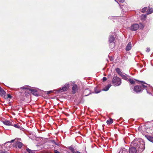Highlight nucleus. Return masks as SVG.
Segmentation results:
<instances>
[{
	"instance_id": "obj_13",
	"label": "nucleus",
	"mask_w": 153,
	"mask_h": 153,
	"mask_svg": "<svg viewBox=\"0 0 153 153\" xmlns=\"http://www.w3.org/2000/svg\"><path fill=\"white\" fill-rule=\"evenodd\" d=\"M131 48V43L129 42L126 48V51H129Z\"/></svg>"
},
{
	"instance_id": "obj_48",
	"label": "nucleus",
	"mask_w": 153,
	"mask_h": 153,
	"mask_svg": "<svg viewBox=\"0 0 153 153\" xmlns=\"http://www.w3.org/2000/svg\"><path fill=\"white\" fill-rule=\"evenodd\" d=\"M114 0L116 1V0Z\"/></svg>"
},
{
	"instance_id": "obj_10",
	"label": "nucleus",
	"mask_w": 153,
	"mask_h": 153,
	"mask_svg": "<svg viewBox=\"0 0 153 153\" xmlns=\"http://www.w3.org/2000/svg\"><path fill=\"white\" fill-rule=\"evenodd\" d=\"M134 80L136 81L140 82H141V84L142 85V87H143V88L144 89H146V90H147V89H148L147 88H148V86L150 87L149 85V86H148L146 85H144L145 84H146V85H148V84L146 83H145V82H144L143 81H140L139 80H138L136 79H135Z\"/></svg>"
},
{
	"instance_id": "obj_35",
	"label": "nucleus",
	"mask_w": 153,
	"mask_h": 153,
	"mask_svg": "<svg viewBox=\"0 0 153 153\" xmlns=\"http://www.w3.org/2000/svg\"><path fill=\"white\" fill-rule=\"evenodd\" d=\"M54 152L55 153H60L59 152L56 150H54Z\"/></svg>"
},
{
	"instance_id": "obj_16",
	"label": "nucleus",
	"mask_w": 153,
	"mask_h": 153,
	"mask_svg": "<svg viewBox=\"0 0 153 153\" xmlns=\"http://www.w3.org/2000/svg\"><path fill=\"white\" fill-rule=\"evenodd\" d=\"M118 153H128V152L125 148H123L120 149Z\"/></svg>"
},
{
	"instance_id": "obj_8",
	"label": "nucleus",
	"mask_w": 153,
	"mask_h": 153,
	"mask_svg": "<svg viewBox=\"0 0 153 153\" xmlns=\"http://www.w3.org/2000/svg\"><path fill=\"white\" fill-rule=\"evenodd\" d=\"M22 146L23 143L22 142L17 141L13 144V146L16 148L18 147L19 149H21L22 147Z\"/></svg>"
},
{
	"instance_id": "obj_41",
	"label": "nucleus",
	"mask_w": 153,
	"mask_h": 153,
	"mask_svg": "<svg viewBox=\"0 0 153 153\" xmlns=\"http://www.w3.org/2000/svg\"><path fill=\"white\" fill-rule=\"evenodd\" d=\"M143 16H144V17H145V18L146 17V15H144Z\"/></svg>"
},
{
	"instance_id": "obj_36",
	"label": "nucleus",
	"mask_w": 153,
	"mask_h": 153,
	"mask_svg": "<svg viewBox=\"0 0 153 153\" xmlns=\"http://www.w3.org/2000/svg\"><path fill=\"white\" fill-rule=\"evenodd\" d=\"M146 91H147V93L149 94H152V93H151L150 92H148V90H147Z\"/></svg>"
},
{
	"instance_id": "obj_19",
	"label": "nucleus",
	"mask_w": 153,
	"mask_h": 153,
	"mask_svg": "<svg viewBox=\"0 0 153 153\" xmlns=\"http://www.w3.org/2000/svg\"><path fill=\"white\" fill-rule=\"evenodd\" d=\"M111 86V85L110 84H108V85L106 86L103 89V90L105 91H108Z\"/></svg>"
},
{
	"instance_id": "obj_44",
	"label": "nucleus",
	"mask_w": 153,
	"mask_h": 153,
	"mask_svg": "<svg viewBox=\"0 0 153 153\" xmlns=\"http://www.w3.org/2000/svg\"><path fill=\"white\" fill-rule=\"evenodd\" d=\"M151 88H152V89L153 90V88H152V87H151Z\"/></svg>"
},
{
	"instance_id": "obj_25",
	"label": "nucleus",
	"mask_w": 153,
	"mask_h": 153,
	"mask_svg": "<svg viewBox=\"0 0 153 153\" xmlns=\"http://www.w3.org/2000/svg\"><path fill=\"white\" fill-rule=\"evenodd\" d=\"M128 81L129 82L132 84H135V81H134L133 79H129Z\"/></svg>"
},
{
	"instance_id": "obj_15",
	"label": "nucleus",
	"mask_w": 153,
	"mask_h": 153,
	"mask_svg": "<svg viewBox=\"0 0 153 153\" xmlns=\"http://www.w3.org/2000/svg\"><path fill=\"white\" fill-rule=\"evenodd\" d=\"M145 136L148 140L153 143V137L150 136L148 135H145Z\"/></svg>"
},
{
	"instance_id": "obj_23",
	"label": "nucleus",
	"mask_w": 153,
	"mask_h": 153,
	"mask_svg": "<svg viewBox=\"0 0 153 153\" xmlns=\"http://www.w3.org/2000/svg\"><path fill=\"white\" fill-rule=\"evenodd\" d=\"M113 122V120L112 119L110 118L109 120H107L106 123L108 125H110Z\"/></svg>"
},
{
	"instance_id": "obj_4",
	"label": "nucleus",
	"mask_w": 153,
	"mask_h": 153,
	"mask_svg": "<svg viewBox=\"0 0 153 153\" xmlns=\"http://www.w3.org/2000/svg\"><path fill=\"white\" fill-rule=\"evenodd\" d=\"M20 88L22 89L28 90L29 91H31V93L33 94L36 96L38 97L39 95L38 93H37V90L36 89L33 88H28L26 87L25 86L22 87H21Z\"/></svg>"
},
{
	"instance_id": "obj_27",
	"label": "nucleus",
	"mask_w": 153,
	"mask_h": 153,
	"mask_svg": "<svg viewBox=\"0 0 153 153\" xmlns=\"http://www.w3.org/2000/svg\"><path fill=\"white\" fill-rule=\"evenodd\" d=\"M94 91L95 92V93L96 94H98V93H99L100 92V91H97V88L96 87H95L94 88Z\"/></svg>"
},
{
	"instance_id": "obj_20",
	"label": "nucleus",
	"mask_w": 153,
	"mask_h": 153,
	"mask_svg": "<svg viewBox=\"0 0 153 153\" xmlns=\"http://www.w3.org/2000/svg\"><path fill=\"white\" fill-rule=\"evenodd\" d=\"M26 150L29 153H35L36 152V150H32L28 148H26Z\"/></svg>"
},
{
	"instance_id": "obj_30",
	"label": "nucleus",
	"mask_w": 153,
	"mask_h": 153,
	"mask_svg": "<svg viewBox=\"0 0 153 153\" xmlns=\"http://www.w3.org/2000/svg\"><path fill=\"white\" fill-rule=\"evenodd\" d=\"M14 141V140H12L10 142H9V141H8V142H7V143H5V145L7 143H12Z\"/></svg>"
},
{
	"instance_id": "obj_39",
	"label": "nucleus",
	"mask_w": 153,
	"mask_h": 153,
	"mask_svg": "<svg viewBox=\"0 0 153 153\" xmlns=\"http://www.w3.org/2000/svg\"><path fill=\"white\" fill-rule=\"evenodd\" d=\"M119 1L121 2H123L124 1V0H119Z\"/></svg>"
},
{
	"instance_id": "obj_47",
	"label": "nucleus",
	"mask_w": 153,
	"mask_h": 153,
	"mask_svg": "<svg viewBox=\"0 0 153 153\" xmlns=\"http://www.w3.org/2000/svg\"><path fill=\"white\" fill-rule=\"evenodd\" d=\"M111 59H111V60L112 61V60H111Z\"/></svg>"
},
{
	"instance_id": "obj_33",
	"label": "nucleus",
	"mask_w": 153,
	"mask_h": 153,
	"mask_svg": "<svg viewBox=\"0 0 153 153\" xmlns=\"http://www.w3.org/2000/svg\"><path fill=\"white\" fill-rule=\"evenodd\" d=\"M51 142L53 144H56V143L55 142V140H51Z\"/></svg>"
},
{
	"instance_id": "obj_14",
	"label": "nucleus",
	"mask_w": 153,
	"mask_h": 153,
	"mask_svg": "<svg viewBox=\"0 0 153 153\" xmlns=\"http://www.w3.org/2000/svg\"><path fill=\"white\" fill-rule=\"evenodd\" d=\"M3 124L6 126H13L12 123L9 120H5L2 121Z\"/></svg>"
},
{
	"instance_id": "obj_7",
	"label": "nucleus",
	"mask_w": 153,
	"mask_h": 153,
	"mask_svg": "<svg viewBox=\"0 0 153 153\" xmlns=\"http://www.w3.org/2000/svg\"><path fill=\"white\" fill-rule=\"evenodd\" d=\"M75 83V82H73V85H72L73 86L72 87V92L73 94H75L78 90L77 85L76 84H74Z\"/></svg>"
},
{
	"instance_id": "obj_28",
	"label": "nucleus",
	"mask_w": 153,
	"mask_h": 153,
	"mask_svg": "<svg viewBox=\"0 0 153 153\" xmlns=\"http://www.w3.org/2000/svg\"><path fill=\"white\" fill-rule=\"evenodd\" d=\"M147 7H145L142 9V12L143 13H144L146 11V10L147 9Z\"/></svg>"
},
{
	"instance_id": "obj_24",
	"label": "nucleus",
	"mask_w": 153,
	"mask_h": 153,
	"mask_svg": "<svg viewBox=\"0 0 153 153\" xmlns=\"http://www.w3.org/2000/svg\"><path fill=\"white\" fill-rule=\"evenodd\" d=\"M6 94V92L3 89H2L0 91V95L2 96L3 95H4Z\"/></svg>"
},
{
	"instance_id": "obj_3",
	"label": "nucleus",
	"mask_w": 153,
	"mask_h": 153,
	"mask_svg": "<svg viewBox=\"0 0 153 153\" xmlns=\"http://www.w3.org/2000/svg\"><path fill=\"white\" fill-rule=\"evenodd\" d=\"M112 82L114 86H118L121 85V80L120 78L117 76L114 75L112 79Z\"/></svg>"
},
{
	"instance_id": "obj_17",
	"label": "nucleus",
	"mask_w": 153,
	"mask_h": 153,
	"mask_svg": "<svg viewBox=\"0 0 153 153\" xmlns=\"http://www.w3.org/2000/svg\"><path fill=\"white\" fill-rule=\"evenodd\" d=\"M68 148L71 151L72 153H76V151L74 149L73 146L71 145V146H69Z\"/></svg>"
},
{
	"instance_id": "obj_26",
	"label": "nucleus",
	"mask_w": 153,
	"mask_h": 153,
	"mask_svg": "<svg viewBox=\"0 0 153 153\" xmlns=\"http://www.w3.org/2000/svg\"><path fill=\"white\" fill-rule=\"evenodd\" d=\"M12 126H14V127H15L16 128H17L19 129H20L21 130L22 129V128L23 129V128H22L20 126L16 124H15L14 125H13Z\"/></svg>"
},
{
	"instance_id": "obj_11",
	"label": "nucleus",
	"mask_w": 153,
	"mask_h": 153,
	"mask_svg": "<svg viewBox=\"0 0 153 153\" xmlns=\"http://www.w3.org/2000/svg\"><path fill=\"white\" fill-rule=\"evenodd\" d=\"M90 90L88 89H86L84 90L83 92V95L84 96H87L91 94Z\"/></svg>"
},
{
	"instance_id": "obj_32",
	"label": "nucleus",
	"mask_w": 153,
	"mask_h": 153,
	"mask_svg": "<svg viewBox=\"0 0 153 153\" xmlns=\"http://www.w3.org/2000/svg\"><path fill=\"white\" fill-rule=\"evenodd\" d=\"M7 97L8 98H11L12 97V96L10 94H7Z\"/></svg>"
},
{
	"instance_id": "obj_29",
	"label": "nucleus",
	"mask_w": 153,
	"mask_h": 153,
	"mask_svg": "<svg viewBox=\"0 0 153 153\" xmlns=\"http://www.w3.org/2000/svg\"><path fill=\"white\" fill-rule=\"evenodd\" d=\"M0 153H8L5 150L1 151L0 152Z\"/></svg>"
},
{
	"instance_id": "obj_46",
	"label": "nucleus",
	"mask_w": 153,
	"mask_h": 153,
	"mask_svg": "<svg viewBox=\"0 0 153 153\" xmlns=\"http://www.w3.org/2000/svg\"><path fill=\"white\" fill-rule=\"evenodd\" d=\"M111 59H111V60L112 61V60H111Z\"/></svg>"
},
{
	"instance_id": "obj_22",
	"label": "nucleus",
	"mask_w": 153,
	"mask_h": 153,
	"mask_svg": "<svg viewBox=\"0 0 153 153\" xmlns=\"http://www.w3.org/2000/svg\"><path fill=\"white\" fill-rule=\"evenodd\" d=\"M120 76L122 77L123 79L126 80H128V78L126 74H125V75H124L123 74Z\"/></svg>"
},
{
	"instance_id": "obj_12",
	"label": "nucleus",
	"mask_w": 153,
	"mask_h": 153,
	"mask_svg": "<svg viewBox=\"0 0 153 153\" xmlns=\"http://www.w3.org/2000/svg\"><path fill=\"white\" fill-rule=\"evenodd\" d=\"M135 146L131 147H130L129 149V153H136L137 152V149Z\"/></svg>"
},
{
	"instance_id": "obj_49",
	"label": "nucleus",
	"mask_w": 153,
	"mask_h": 153,
	"mask_svg": "<svg viewBox=\"0 0 153 153\" xmlns=\"http://www.w3.org/2000/svg\"><path fill=\"white\" fill-rule=\"evenodd\" d=\"M152 121H153V120H152Z\"/></svg>"
},
{
	"instance_id": "obj_37",
	"label": "nucleus",
	"mask_w": 153,
	"mask_h": 153,
	"mask_svg": "<svg viewBox=\"0 0 153 153\" xmlns=\"http://www.w3.org/2000/svg\"><path fill=\"white\" fill-rule=\"evenodd\" d=\"M51 92H52V91H48L47 92V94H49Z\"/></svg>"
},
{
	"instance_id": "obj_18",
	"label": "nucleus",
	"mask_w": 153,
	"mask_h": 153,
	"mask_svg": "<svg viewBox=\"0 0 153 153\" xmlns=\"http://www.w3.org/2000/svg\"><path fill=\"white\" fill-rule=\"evenodd\" d=\"M115 70L116 72L120 76H121V75L123 74L122 72L121 71L120 69L119 68H116Z\"/></svg>"
},
{
	"instance_id": "obj_43",
	"label": "nucleus",
	"mask_w": 153,
	"mask_h": 153,
	"mask_svg": "<svg viewBox=\"0 0 153 153\" xmlns=\"http://www.w3.org/2000/svg\"><path fill=\"white\" fill-rule=\"evenodd\" d=\"M111 76V75H109L108 76V77H109V76Z\"/></svg>"
},
{
	"instance_id": "obj_38",
	"label": "nucleus",
	"mask_w": 153,
	"mask_h": 153,
	"mask_svg": "<svg viewBox=\"0 0 153 153\" xmlns=\"http://www.w3.org/2000/svg\"><path fill=\"white\" fill-rule=\"evenodd\" d=\"M55 145H56L59 146H60V144L59 143H56V144H55Z\"/></svg>"
},
{
	"instance_id": "obj_5",
	"label": "nucleus",
	"mask_w": 153,
	"mask_h": 153,
	"mask_svg": "<svg viewBox=\"0 0 153 153\" xmlns=\"http://www.w3.org/2000/svg\"><path fill=\"white\" fill-rule=\"evenodd\" d=\"M69 85L68 83H67L65 84L64 86H63L62 88H60L58 90V92H62L67 91L69 88Z\"/></svg>"
},
{
	"instance_id": "obj_31",
	"label": "nucleus",
	"mask_w": 153,
	"mask_h": 153,
	"mask_svg": "<svg viewBox=\"0 0 153 153\" xmlns=\"http://www.w3.org/2000/svg\"><path fill=\"white\" fill-rule=\"evenodd\" d=\"M150 48H147L146 49V51L147 52H149L150 51Z\"/></svg>"
},
{
	"instance_id": "obj_40",
	"label": "nucleus",
	"mask_w": 153,
	"mask_h": 153,
	"mask_svg": "<svg viewBox=\"0 0 153 153\" xmlns=\"http://www.w3.org/2000/svg\"><path fill=\"white\" fill-rule=\"evenodd\" d=\"M76 153H81L80 152L78 151H76Z\"/></svg>"
},
{
	"instance_id": "obj_2",
	"label": "nucleus",
	"mask_w": 153,
	"mask_h": 153,
	"mask_svg": "<svg viewBox=\"0 0 153 153\" xmlns=\"http://www.w3.org/2000/svg\"><path fill=\"white\" fill-rule=\"evenodd\" d=\"M114 35H115L114 32H112L108 38V41L110 43V48H113L115 46V43L114 41L115 40V37Z\"/></svg>"
},
{
	"instance_id": "obj_34",
	"label": "nucleus",
	"mask_w": 153,
	"mask_h": 153,
	"mask_svg": "<svg viewBox=\"0 0 153 153\" xmlns=\"http://www.w3.org/2000/svg\"><path fill=\"white\" fill-rule=\"evenodd\" d=\"M107 80V78L105 77H103L102 78V80L103 81H105Z\"/></svg>"
},
{
	"instance_id": "obj_6",
	"label": "nucleus",
	"mask_w": 153,
	"mask_h": 153,
	"mask_svg": "<svg viewBox=\"0 0 153 153\" xmlns=\"http://www.w3.org/2000/svg\"><path fill=\"white\" fill-rule=\"evenodd\" d=\"M134 91L136 93H140L142 92L143 89L142 86L140 85H137L134 87Z\"/></svg>"
},
{
	"instance_id": "obj_45",
	"label": "nucleus",
	"mask_w": 153,
	"mask_h": 153,
	"mask_svg": "<svg viewBox=\"0 0 153 153\" xmlns=\"http://www.w3.org/2000/svg\"><path fill=\"white\" fill-rule=\"evenodd\" d=\"M67 153H70V152H68Z\"/></svg>"
},
{
	"instance_id": "obj_9",
	"label": "nucleus",
	"mask_w": 153,
	"mask_h": 153,
	"mask_svg": "<svg viewBox=\"0 0 153 153\" xmlns=\"http://www.w3.org/2000/svg\"><path fill=\"white\" fill-rule=\"evenodd\" d=\"M139 26L137 24H134L132 25L130 29L132 31H136L139 28Z\"/></svg>"
},
{
	"instance_id": "obj_1",
	"label": "nucleus",
	"mask_w": 153,
	"mask_h": 153,
	"mask_svg": "<svg viewBox=\"0 0 153 153\" xmlns=\"http://www.w3.org/2000/svg\"><path fill=\"white\" fill-rule=\"evenodd\" d=\"M131 145L136 147L138 149V151L142 152L145 149V144L144 142L141 139L134 140L132 142Z\"/></svg>"
},
{
	"instance_id": "obj_42",
	"label": "nucleus",
	"mask_w": 153,
	"mask_h": 153,
	"mask_svg": "<svg viewBox=\"0 0 153 153\" xmlns=\"http://www.w3.org/2000/svg\"><path fill=\"white\" fill-rule=\"evenodd\" d=\"M1 89H2L1 88L0 86V91L1 90Z\"/></svg>"
},
{
	"instance_id": "obj_21",
	"label": "nucleus",
	"mask_w": 153,
	"mask_h": 153,
	"mask_svg": "<svg viewBox=\"0 0 153 153\" xmlns=\"http://www.w3.org/2000/svg\"><path fill=\"white\" fill-rule=\"evenodd\" d=\"M147 14H151L153 12V8H150L148 9L147 10Z\"/></svg>"
}]
</instances>
